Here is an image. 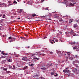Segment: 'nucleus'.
Segmentation results:
<instances>
[{
  "mask_svg": "<svg viewBox=\"0 0 79 79\" xmlns=\"http://www.w3.org/2000/svg\"><path fill=\"white\" fill-rule=\"evenodd\" d=\"M45 65H46V63H43L41 64V66H42L43 67H44V66H45Z\"/></svg>",
  "mask_w": 79,
  "mask_h": 79,
  "instance_id": "nucleus-10",
  "label": "nucleus"
},
{
  "mask_svg": "<svg viewBox=\"0 0 79 79\" xmlns=\"http://www.w3.org/2000/svg\"><path fill=\"white\" fill-rule=\"evenodd\" d=\"M73 48L74 49H75V50H76V49H78V48H79V46H76L75 47H74L73 46Z\"/></svg>",
  "mask_w": 79,
  "mask_h": 79,
  "instance_id": "nucleus-5",
  "label": "nucleus"
},
{
  "mask_svg": "<svg viewBox=\"0 0 79 79\" xmlns=\"http://www.w3.org/2000/svg\"><path fill=\"white\" fill-rule=\"evenodd\" d=\"M75 44H76V42H74L73 43V45H75Z\"/></svg>",
  "mask_w": 79,
  "mask_h": 79,
  "instance_id": "nucleus-40",
  "label": "nucleus"
},
{
  "mask_svg": "<svg viewBox=\"0 0 79 79\" xmlns=\"http://www.w3.org/2000/svg\"><path fill=\"white\" fill-rule=\"evenodd\" d=\"M55 18H59V17H58V15H55Z\"/></svg>",
  "mask_w": 79,
  "mask_h": 79,
  "instance_id": "nucleus-20",
  "label": "nucleus"
},
{
  "mask_svg": "<svg viewBox=\"0 0 79 79\" xmlns=\"http://www.w3.org/2000/svg\"><path fill=\"white\" fill-rule=\"evenodd\" d=\"M5 55L4 56H7L6 57H7V56H8V54L5 53Z\"/></svg>",
  "mask_w": 79,
  "mask_h": 79,
  "instance_id": "nucleus-33",
  "label": "nucleus"
},
{
  "mask_svg": "<svg viewBox=\"0 0 79 79\" xmlns=\"http://www.w3.org/2000/svg\"><path fill=\"white\" fill-rule=\"evenodd\" d=\"M51 44H53V42H51Z\"/></svg>",
  "mask_w": 79,
  "mask_h": 79,
  "instance_id": "nucleus-63",
  "label": "nucleus"
},
{
  "mask_svg": "<svg viewBox=\"0 0 79 79\" xmlns=\"http://www.w3.org/2000/svg\"><path fill=\"white\" fill-rule=\"evenodd\" d=\"M75 63H76V61H73V65H75V64H76Z\"/></svg>",
  "mask_w": 79,
  "mask_h": 79,
  "instance_id": "nucleus-29",
  "label": "nucleus"
},
{
  "mask_svg": "<svg viewBox=\"0 0 79 79\" xmlns=\"http://www.w3.org/2000/svg\"><path fill=\"white\" fill-rule=\"evenodd\" d=\"M21 12H22V10H19V13H21Z\"/></svg>",
  "mask_w": 79,
  "mask_h": 79,
  "instance_id": "nucleus-39",
  "label": "nucleus"
},
{
  "mask_svg": "<svg viewBox=\"0 0 79 79\" xmlns=\"http://www.w3.org/2000/svg\"><path fill=\"white\" fill-rule=\"evenodd\" d=\"M66 34H69V35H70V34H69V32H65Z\"/></svg>",
  "mask_w": 79,
  "mask_h": 79,
  "instance_id": "nucleus-21",
  "label": "nucleus"
},
{
  "mask_svg": "<svg viewBox=\"0 0 79 79\" xmlns=\"http://www.w3.org/2000/svg\"><path fill=\"white\" fill-rule=\"evenodd\" d=\"M56 75H54V76H55V77H57V76H58V74L56 73Z\"/></svg>",
  "mask_w": 79,
  "mask_h": 79,
  "instance_id": "nucleus-32",
  "label": "nucleus"
},
{
  "mask_svg": "<svg viewBox=\"0 0 79 79\" xmlns=\"http://www.w3.org/2000/svg\"><path fill=\"white\" fill-rule=\"evenodd\" d=\"M75 66L77 68H79V66H78L77 64H75Z\"/></svg>",
  "mask_w": 79,
  "mask_h": 79,
  "instance_id": "nucleus-26",
  "label": "nucleus"
},
{
  "mask_svg": "<svg viewBox=\"0 0 79 79\" xmlns=\"http://www.w3.org/2000/svg\"><path fill=\"white\" fill-rule=\"evenodd\" d=\"M3 4H4V3H3L2 5H3Z\"/></svg>",
  "mask_w": 79,
  "mask_h": 79,
  "instance_id": "nucleus-64",
  "label": "nucleus"
},
{
  "mask_svg": "<svg viewBox=\"0 0 79 79\" xmlns=\"http://www.w3.org/2000/svg\"><path fill=\"white\" fill-rule=\"evenodd\" d=\"M56 42H58V40H56Z\"/></svg>",
  "mask_w": 79,
  "mask_h": 79,
  "instance_id": "nucleus-48",
  "label": "nucleus"
},
{
  "mask_svg": "<svg viewBox=\"0 0 79 79\" xmlns=\"http://www.w3.org/2000/svg\"><path fill=\"white\" fill-rule=\"evenodd\" d=\"M3 16H5V15L4 14L3 15Z\"/></svg>",
  "mask_w": 79,
  "mask_h": 79,
  "instance_id": "nucleus-57",
  "label": "nucleus"
},
{
  "mask_svg": "<svg viewBox=\"0 0 79 79\" xmlns=\"http://www.w3.org/2000/svg\"><path fill=\"white\" fill-rule=\"evenodd\" d=\"M76 73L77 74H78L79 73V70H77V71H76Z\"/></svg>",
  "mask_w": 79,
  "mask_h": 79,
  "instance_id": "nucleus-22",
  "label": "nucleus"
},
{
  "mask_svg": "<svg viewBox=\"0 0 79 79\" xmlns=\"http://www.w3.org/2000/svg\"><path fill=\"white\" fill-rule=\"evenodd\" d=\"M6 73H10V71H6Z\"/></svg>",
  "mask_w": 79,
  "mask_h": 79,
  "instance_id": "nucleus-37",
  "label": "nucleus"
},
{
  "mask_svg": "<svg viewBox=\"0 0 79 79\" xmlns=\"http://www.w3.org/2000/svg\"><path fill=\"white\" fill-rule=\"evenodd\" d=\"M28 69V66H26L23 68V70H25V69Z\"/></svg>",
  "mask_w": 79,
  "mask_h": 79,
  "instance_id": "nucleus-7",
  "label": "nucleus"
},
{
  "mask_svg": "<svg viewBox=\"0 0 79 79\" xmlns=\"http://www.w3.org/2000/svg\"><path fill=\"white\" fill-rule=\"evenodd\" d=\"M41 69H42L43 71H45V69H47V68L45 67H43L41 68Z\"/></svg>",
  "mask_w": 79,
  "mask_h": 79,
  "instance_id": "nucleus-8",
  "label": "nucleus"
},
{
  "mask_svg": "<svg viewBox=\"0 0 79 79\" xmlns=\"http://www.w3.org/2000/svg\"><path fill=\"white\" fill-rule=\"evenodd\" d=\"M41 55H42L43 56H44L45 55V54H40L39 56H40Z\"/></svg>",
  "mask_w": 79,
  "mask_h": 79,
  "instance_id": "nucleus-30",
  "label": "nucleus"
},
{
  "mask_svg": "<svg viewBox=\"0 0 79 79\" xmlns=\"http://www.w3.org/2000/svg\"><path fill=\"white\" fill-rule=\"evenodd\" d=\"M13 3L17 4V2H16V1H15L13 3H12V4H13Z\"/></svg>",
  "mask_w": 79,
  "mask_h": 79,
  "instance_id": "nucleus-27",
  "label": "nucleus"
},
{
  "mask_svg": "<svg viewBox=\"0 0 79 79\" xmlns=\"http://www.w3.org/2000/svg\"><path fill=\"white\" fill-rule=\"evenodd\" d=\"M52 65V64L51 63V64H47L46 65V66L47 68H49V67H50Z\"/></svg>",
  "mask_w": 79,
  "mask_h": 79,
  "instance_id": "nucleus-3",
  "label": "nucleus"
},
{
  "mask_svg": "<svg viewBox=\"0 0 79 79\" xmlns=\"http://www.w3.org/2000/svg\"><path fill=\"white\" fill-rule=\"evenodd\" d=\"M9 68L10 69H11V68L12 69H13V67H12V66H9Z\"/></svg>",
  "mask_w": 79,
  "mask_h": 79,
  "instance_id": "nucleus-23",
  "label": "nucleus"
},
{
  "mask_svg": "<svg viewBox=\"0 0 79 79\" xmlns=\"http://www.w3.org/2000/svg\"><path fill=\"white\" fill-rule=\"evenodd\" d=\"M2 16V15L0 14V17H1Z\"/></svg>",
  "mask_w": 79,
  "mask_h": 79,
  "instance_id": "nucleus-53",
  "label": "nucleus"
},
{
  "mask_svg": "<svg viewBox=\"0 0 79 79\" xmlns=\"http://www.w3.org/2000/svg\"><path fill=\"white\" fill-rule=\"evenodd\" d=\"M34 65V64L33 63V64H29V66H33Z\"/></svg>",
  "mask_w": 79,
  "mask_h": 79,
  "instance_id": "nucleus-17",
  "label": "nucleus"
},
{
  "mask_svg": "<svg viewBox=\"0 0 79 79\" xmlns=\"http://www.w3.org/2000/svg\"><path fill=\"white\" fill-rule=\"evenodd\" d=\"M25 35L26 37H28V35Z\"/></svg>",
  "mask_w": 79,
  "mask_h": 79,
  "instance_id": "nucleus-50",
  "label": "nucleus"
},
{
  "mask_svg": "<svg viewBox=\"0 0 79 79\" xmlns=\"http://www.w3.org/2000/svg\"><path fill=\"white\" fill-rule=\"evenodd\" d=\"M38 53H40V51L38 52Z\"/></svg>",
  "mask_w": 79,
  "mask_h": 79,
  "instance_id": "nucleus-58",
  "label": "nucleus"
},
{
  "mask_svg": "<svg viewBox=\"0 0 79 79\" xmlns=\"http://www.w3.org/2000/svg\"><path fill=\"white\" fill-rule=\"evenodd\" d=\"M54 75V72H52L51 73V75Z\"/></svg>",
  "mask_w": 79,
  "mask_h": 79,
  "instance_id": "nucleus-31",
  "label": "nucleus"
},
{
  "mask_svg": "<svg viewBox=\"0 0 79 79\" xmlns=\"http://www.w3.org/2000/svg\"><path fill=\"white\" fill-rule=\"evenodd\" d=\"M60 34H63V32L60 31Z\"/></svg>",
  "mask_w": 79,
  "mask_h": 79,
  "instance_id": "nucleus-49",
  "label": "nucleus"
},
{
  "mask_svg": "<svg viewBox=\"0 0 79 79\" xmlns=\"http://www.w3.org/2000/svg\"><path fill=\"white\" fill-rule=\"evenodd\" d=\"M74 3L73 4L72 3H70V6H74Z\"/></svg>",
  "mask_w": 79,
  "mask_h": 79,
  "instance_id": "nucleus-9",
  "label": "nucleus"
},
{
  "mask_svg": "<svg viewBox=\"0 0 79 79\" xmlns=\"http://www.w3.org/2000/svg\"><path fill=\"white\" fill-rule=\"evenodd\" d=\"M17 1H18V2H19V0H17Z\"/></svg>",
  "mask_w": 79,
  "mask_h": 79,
  "instance_id": "nucleus-62",
  "label": "nucleus"
},
{
  "mask_svg": "<svg viewBox=\"0 0 79 79\" xmlns=\"http://www.w3.org/2000/svg\"><path fill=\"white\" fill-rule=\"evenodd\" d=\"M10 42H13V40H12V39H11L10 41Z\"/></svg>",
  "mask_w": 79,
  "mask_h": 79,
  "instance_id": "nucleus-36",
  "label": "nucleus"
},
{
  "mask_svg": "<svg viewBox=\"0 0 79 79\" xmlns=\"http://www.w3.org/2000/svg\"><path fill=\"white\" fill-rule=\"evenodd\" d=\"M44 1V0H42L41 1V3H42V2H43Z\"/></svg>",
  "mask_w": 79,
  "mask_h": 79,
  "instance_id": "nucleus-42",
  "label": "nucleus"
},
{
  "mask_svg": "<svg viewBox=\"0 0 79 79\" xmlns=\"http://www.w3.org/2000/svg\"><path fill=\"white\" fill-rule=\"evenodd\" d=\"M4 70L6 71V70H7V69H3Z\"/></svg>",
  "mask_w": 79,
  "mask_h": 79,
  "instance_id": "nucleus-45",
  "label": "nucleus"
},
{
  "mask_svg": "<svg viewBox=\"0 0 79 79\" xmlns=\"http://www.w3.org/2000/svg\"><path fill=\"white\" fill-rule=\"evenodd\" d=\"M70 74V73H69V75H68V76H70V75H69V74Z\"/></svg>",
  "mask_w": 79,
  "mask_h": 79,
  "instance_id": "nucleus-56",
  "label": "nucleus"
},
{
  "mask_svg": "<svg viewBox=\"0 0 79 79\" xmlns=\"http://www.w3.org/2000/svg\"><path fill=\"white\" fill-rule=\"evenodd\" d=\"M35 53H34V54H32V56H35L34 59H35V60H39V58H37L36 56H35Z\"/></svg>",
  "mask_w": 79,
  "mask_h": 79,
  "instance_id": "nucleus-2",
  "label": "nucleus"
},
{
  "mask_svg": "<svg viewBox=\"0 0 79 79\" xmlns=\"http://www.w3.org/2000/svg\"><path fill=\"white\" fill-rule=\"evenodd\" d=\"M27 57H23L22 58V60H24V61H27L28 59H27Z\"/></svg>",
  "mask_w": 79,
  "mask_h": 79,
  "instance_id": "nucleus-6",
  "label": "nucleus"
},
{
  "mask_svg": "<svg viewBox=\"0 0 79 79\" xmlns=\"http://www.w3.org/2000/svg\"><path fill=\"white\" fill-rule=\"evenodd\" d=\"M49 20H51V19H49Z\"/></svg>",
  "mask_w": 79,
  "mask_h": 79,
  "instance_id": "nucleus-61",
  "label": "nucleus"
},
{
  "mask_svg": "<svg viewBox=\"0 0 79 79\" xmlns=\"http://www.w3.org/2000/svg\"><path fill=\"white\" fill-rule=\"evenodd\" d=\"M69 33L70 35H71V34H73V33H74V31L73 30H72L70 31H69Z\"/></svg>",
  "mask_w": 79,
  "mask_h": 79,
  "instance_id": "nucleus-4",
  "label": "nucleus"
},
{
  "mask_svg": "<svg viewBox=\"0 0 79 79\" xmlns=\"http://www.w3.org/2000/svg\"><path fill=\"white\" fill-rule=\"evenodd\" d=\"M27 48H30V47L29 46H28Z\"/></svg>",
  "mask_w": 79,
  "mask_h": 79,
  "instance_id": "nucleus-54",
  "label": "nucleus"
},
{
  "mask_svg": "<svg viewBox=\"0 0 79 79\" xmlns=\"http://www.w3.org/2000/svg\"><path fill=\"white\" fill-rule=\"evenodd\" d=\"M50 53H51V54H52V53H53V52H50Z\"/></svg>",
  "mask_w": 79,
  "mask_h": 79,
  "instance_id": "nucleus-52",
  "label": "nucleus"
},
{
  "mask_svg": "<svg viewBox=\"0 0 79 79\" xmlns=\"http://www.w3.org/2000/svg\"><path fill=\"white\" fill-rule=\"evenodd\" d=\"M32 16H33V17H34V16H37V15H36L35 14H32Z\"/></svg>",
  "mask_w": 79,
  "mask_h": 79,
  "instance_id": "nucleus-13",
  "label": "nucleus"
},
{
  "mask_svg": "<svg viewBox=\"0 0 79 79\" xmlns=\"http://www.w3.org/2000/svg\"><path fill=\"white\" fill-rule=\"evenodd\" d=\"M64 73H71V71L68 70V68H66V69H64L63 71Z\"/></svg>",
  "mask_w": 79,
  "mask_h": 79,
  "instance_id": "nucleus-1",
  "label": "nucleus"
},
{
  "mask_svg": "<svg viewBox=\"0 0 79 79\" xmlns=\"http://www.w3.org/2000/svg\"><path fill=\"white\" fill-rule=\"evenodd\" d=\"M46 38H47V37L46 36L45 37H44L43 39H46Z\"/></svg>",
  "mask_w": 79,
  "mask_h": 79,
  "instance_id": "nucleus-47",
  "label": "nucleus"
},
{
  "mask_svg": "<svg viewBox=\"0 0 79 79\" xmlns=\"http://www.w3.org/2000/svg\"><path fill=\"white\" fill-rule=\"evenodd\" d=\"M76 34H73V36H76Z\"/></svg>",
  "mask_w": 79,
  "mask_h": 79,
  "instance_id": "nucleus-44",
  "label": "nucleus"
},
{
  "mask_svg": "<svg viewBox=\"0 0 79 79\" xmlns=\"http://www.w3.org/2000/svg\"><path fill=\"white\" fill-rule=\"evenodd\" d=\"M59 21L60 22H62V21H63V19H59Z\"/></svg>",
  "mask_w": 79,
  "mask_h": 79,
  "instance_id": "nucleus-18",
  "label": "nucleus"
},
{
  "mask_svg": "<svg viewBox=\"0 0 79 79\" xmlns=\"http://www.w3.org/2000/svg\"><path fill=\"white\" fill-rule=\"evenodd\" d=\"M67 55H68V56H70V55H71V52H67Z\"/></svg>",
  "mask_w": 79,
  "mask_h": 79,
  "instance_id": "nucleus-11",
  "label": "nucleus"
},
{
  "mask_svg": "<svg viewBox=\"0 0 79 79\" xmlns=\"http://www.w3.org/2000/svg\"><path fill=\"white\" fill-rule=\"evenodd\" d=\"M40 78H41V79H44V78H43V77H40Z\"/></svg>",
  "mask_w": 79,
  "mask_h": 79,
  "instance_id": "nucleus-46",
  "label": "nucleus"
},
{
  "mask_svg": "<svg viewBox=\"0 0 79 79\" xmlns=\"http://www.w3.org/2000/svg\"><path fill=\"white\" fill-rule=\"evenodd\" d=\"M46 10H49V8H46Z\"/></svg>",
  "mask_w": 79,
  "mask_h": 79,
  "instance_id": "nucleus-43",
  "label": "nucleus"
},
{
  "mask_svg": "<svg viewBox=\"0 0 79 79\" xmlns=\"http://www.w3.org/2000/svg\"><path fill=\"white\" fill-rule=\"evenodd\" d=\"M76 21L77 22H78V21H78V20H77V21L76 20Z\"/></svg>",
  "mask_w": 79,
  "mask_h": 79,
  "instance_id": "nucleus-60",
  "label": "nucleus"
},
{
  "mask_svg": "<svg viewBox=\"0 0 79 79\" xmlns=\"http://www.w3.org/2000/svg\"><path fill=\"white\" fill-rule=\"evenodd\" d=\"M4 53V51H3L2 52H1V54H2V55H5V53Z\"/></svg>",
  "mask_w": 79,
  "mask_h": 79,
  "instance_id": "nucleus-19",
  "label": "nucleus"
},
{
  "mask_svg": "<svg viewBox=\"0 0 79 79\" xmlns=\"http://www.w3.org/2000/svg\"><path fill=\"white\" fill-rule=\"evenodd\" d=\"M9 39H13V37H11V36L9 37H8Z\"/></svg>",
  "mask_w": 79,
  "mask_h": 79,
  "instance_id": "nucleus-25",
  "label": "nucleus"
},
{
  "mask_svg": "<svg viewBox=\"0 0 79 79\" xmlns=\"http://www.w3.org/2000/svg\"><path fill=\"white\" fill-rule=\"evenodd\" d=\"M3 18H5V17L3 16L2 17Z\"/></svg>",
  "mask_w": 79,
  "mask_h": 79,
  "instance_id": "nucleus-59",
  "label": "nucleus"
},
{
  "mask_svg": "<svg viewBox=\"0 0 79 79\" xmlns=\"http://www.w3.org/2000/svg\"><path fill=\"white\" fill-rule=\"evenodd\" d=\"M17 19H20V18H18Z\"/></svg>",
  "mask_w": 79,
  "mask_h": 79,
  "instance_id": "nucleus-55",
  "label": "nucleus"
},
{
  "mask_svg": "<svg viewBox=\"0 0 79 79\" xmlns=\"http://www.w3.org/2000/svg\"><path fill=\"white\" fill-rule=\"evenodd\" d=\"M8 3L10 4H8V6H9V5H12V4H11V1H9L8 2Z\"/></svg>",
  "mask_w": 79,
  "mask_h": 79,
  "instance_id": "nucleus-12",
  "label": "nucleus"
},
{
  "mask_svg": "<svg viewBox=\"0 0 79 79\" xmlns=\"http://www.w3.org/2000/svg\"><path fill=\"white\" fill-rule=\"evenodd\" d=\"M6 57H7V56H1V58H6Z\"/></svg>",
  "mask_w": 79,
  "mask_h": 79,
  "instance_id": "nucleus-16",
  "label": "nucleus"
},
{
  "mask_svg": "<svg viewBox=\"0 0 79 79\" xmlns=\"http://www.w3.org/2000/svg\"><path fill=\"white\" fill-rule=\"evenodd\" d=\"M75 57L76 58H79L78 56H77V55H75Z\"/></svg>",
  "mask_w": 79,
  "mask_h": 79,
  "instance_id": "nucleus-28",
  "label": "nucleus"
},
{
  "mask_svg": "<svg viewBox=\"0 0 79 79\" xmlns=\"http://www.w3.org/2000/svg\"><path fill=\"white\" fill-rule=\"evenodd\" d=\"M8 62H11V61H12V60L11 59H10L8 60Z\"/></svg>",
  "mask_w": 79,
  "mask_h": 79,
  "instance_id": "nucleus-15",
  "label": "nucleus"
},
{
  "mask_svg": "<svg viewBox=\"0 0 79 79\" xmlns=\"http://www.w3.org/2000/svg\"><path fill=\"white\" fill-rule=\"evenodd\" d=\"M77 69H76L73 70V71H74V72H76L77 71Z\"/></svg>",
  "mask_w": 79,
  "mask_h": 79,
  "instance_id": "nucleus-24",
  "label": "nucleus"
},
{
  "mask_svg": "<svg viewBox=\"0 0 79 79\" xmlns=\"http://www.w3.org/2000/svg\"><path fill=\"white\" fill-rule=\"evenodd\" d=\"M20 37V38H21V39H24V37L21 36V37Z\"/></svg>",
  "mask_w": 79,
  "mask_h": 79,
  "instance_id": "nucleus-35",
  "label": "nucleus"
},
{
  "mask_svg": "<svg viewBox=\"0 0 79 79\" xmlns=\"http://www.w3.org/2000/svg\"><path fill=\"white\" fill-rule=\"evenodd\" d=\"M70 44H71V45H73V42H71V43H70Z\"/></svg>",
  "mask_w": 79,
  "mask_h": 79,
  "instance_id": "nucleus-51",
  "label": "nucleus"
},
{
  "mask_svg": "<svg viewBox=\"0 0 79 79\" xmlns=\"http://www.w3.org/2000/svg\"><path fill=\"white\" fill-rule=\"evenodd\" d=\"M12 39H14V42H15V40H16V39L15 38H13Z\"/></svg>",
  "mask_w": 79,
  "mask_h": 79,
  "instance_id": "nucleus-41",
  "label": "nucleus"
},
{
  "mask_svg": "<svg viewBox=\"0 0 79 79\" xmlns=\"http://www.w3.org/2000/svg\"><path fill=\"white\" fill-rule=\"evenodd\" d=\"M73 21L72 20H70L69 21V23H71Z\"/></svg>",
  "mask_w": 79,
  "mask_h": 79,
  "instance_id": "nucleus-34",
  "label": "nucleus"
},
{
  "mask_svg": "<svg viewBox=\"0 0 79 79\" xmlns=\"http://www.w3.org/2000/svg\"><path fill=\"white\" fill-rule=\"evenodd\" d=\"M12 67L13 68H15V65H13Z\"/></svg>",
  "mask_w": 79,
  "mask_h": 79,
  "instance_id": "nucleus-38",
  "label": "nucleus"
},
{
  "mask_svg": "<svg viewBox=\"0 0 79 79\" xmlns=\"http://www.w3.org/2000/svg\"><path fill=\"white\" fill-rule=\"evenodd\" d=\"M73 27H74V28H76V27H77V24L74 25Z\"/></svg>",
  "mask_w": 79,
  "mask_h": 79,
  "instance_id": "nucleus-14",
  "label": "nucleus"
}]
</instances>
